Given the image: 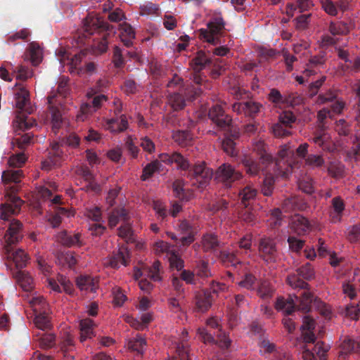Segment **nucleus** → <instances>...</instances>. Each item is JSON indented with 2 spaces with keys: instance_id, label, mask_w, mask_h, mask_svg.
<instances>
[{
  "instance_id": "nucleus-21",
  "label": "nucleus",
  "mask_w": 360,
  "mask_h": 360,
  "mask_svg": "<svg viewBox=\"0 0 360 360\" xmlns=\"http://www.w3.org/2000/svg\"><path fill=\"white\" fill-rule=\"evenodd\" d=\"M42 59L43 50L40 45L36 41L30 43L24 52V62L28 61L36 67L41 63Z\"/></svg>"
},
{
  "instance_id": "nucleus-18",
  "label": "nucleus",
  "mask_w": 360,
  "mask_h": 360,
  "mask_svg": "<svg viewBox=\"0 0 360 360\" xmlns=\"http://www.w3.org/2000/svg\"><path fill=\"white\" fill-rule=\"evenodd\" d=\"M217 178L223 182L226 187H231L232 183L239 180L242 177L240 172L236 171L234 168L229 164H223L217 171Z\"/></svg>"
},
{
  "instance_id": "nucleus-11",
  "label": "nucleus",
  "mask_w": 360,
  "mask_h": 360,
  "mask_svg": "<svg viewBox=\"0 0 360 360\" xmlns=\"http://www.w3.org/2000/svg\"><path fill=\"white\" fill-rule=\"evenodd\" d=\"M203 91L202 87L191 86L184 91V95L180 93H174L168 96V104L175 110H181L186 105V101H192L199 96Z\"/></svg>"
},
{
  "instance_id": "nucleus-22",
  "label": "nucleus",
  "mask_w": 360,
  "mask_h": 360,
  "mask_svg": "<svg viewBox=\"0 0 360 360\" xmlns=\"http://www.w3.org/2000/svg\"><path fill=\"white\" fill-rule=\"evenodd\" d=\"M11 269L19 287L22 288V250L19 248L12 254Z\"/></svg>"
},
{
  "instance_id": "nucleus-15",
  "label": "nucleus",
  "mask_w": 360,
  "mask_h": 360,
  "mask_svg": "<svg viewBox=\"0 0 360 360\" xmlns=\"http://www.w3.org/2000/svg\"><path fill=\"white\" fill-rule=\"evenodd\" d=\"M208 117L221 129L229 130L231 129L232 119L225 114L221 105H212L209 110Z\"/></svg>"
},
{
  "instance_id": "nucleus-9",
  "label": "nucleus",
  "mask_w": 360,
  "mask_h": 360,
  "mask_svg": "<svg viewBox=\"0 0 360 360\" xmlns=\"http://www.w3.org/2000/svg\"><path fill=\"white\" fill-rule=\"evenodd\" d=\"M207 29L201 28L198 30L200 39L216 45L219 41L218 36L225 28V22L221 15H214L207 23Z\"/></svg>"
},
{
  "instance_id": "nucleus-63",
  "label": "nucleus",
  "mask_w": 360,
  "mask_h": 360,
  "mask_svg": "<svg viewBox=\"0 0 360 360\" xmlns=\"http://www.w3.org/2000/svg\"><path fill=\"white\" fill-rule=\"evenodd\" d=\"M323 9L330 15H336L338 14L337 4L332 0H321Z\"/></svg>"
},
{
  "instance_id": "nucleus-64",
  "label": "nucleus",
  "mask_w": 360,
  "mask_h": 360,
  "mask_svg": "<svg viewBox=\"0 0 360 360\" xmlns=\"http://www.w3.org/2000/svg\"><path fill=\"white\" fill-rule=\"evenodd\" d=\"M257 295L262 298H266L271 295L272 288L269 285V283L266 281H264L259 284L257 288Z\"/></svg>"
},
{
  "instance_id": "nucleus-6",
  "label": "nucleus",
  "mask_w": 360,
  "mask_h": 360,
  "mask_svg": "<svg viewBox=\"0 0 360 360\" xmlns=\"http://www.w3.org/2000/svg\"><path fill=\"white\" fill-rule=\"evenodd\" d=\"M207 328H199L198 330V338L204 343H212L218 346L221 350L229 348L231 340L225 333L221 332L217 319L212 318L207 321Z\"/></svg>"
},
{
  "instance_id": "nucleus-46",
  "label": "nucleus",
  "mask_w": 360,
  "mask_h": 360,
  "mask_svg": "<svg viewBox=\"0 0 360 360\" xmlns=\"http://www.w3.org/2000/svg\"><path fill=\"white\" fill-rule=\"evenodd\" d=\"M76 284L81 290L94 292L97 288L94 279L89 276H80L77 278Z\"/></svg>"
},
{
  "instance_id": "nucleus-60",
  "label": "nucleus",
  "mask_w": 360,
  "mask_h": 360,
  "mask_svg": "<svg viewBox=\"0 0 360 360\" xmlns=\"http://www.w3.org/2000/svg\"><path fill=\"white\" fill-rule=\"evenodd\" d=\"M351 130V126L345 120L341 119L336 122L335 131L339 135L349 136Z\"/></svg>"
},
{
  "instance_id": "nucleus-13",
  "label": "nucleus",
  "mask_w": 360,
  "mask_h": 360,
  "mask_svg": "<svg viewBox=\"0 0 360 360\" xmlns=\"http://www.w3.org/2000/svg\"><path fill=\"white\" fill-rule=\"evenodd\" d=\"M239 248L241 251L247 252L252 247V236L250 235H245L238 242ZM240 253L239 250H236L233 252L226 251H221L219 252V259L221 262L226 266H236L237 264L240 263V259L238 258V255ZM243 253V252H241Z\"/></svg>"
},
{
  "instance_id": "nucleus-27",
  "label": "nucleus",
  "mask_w": 360,
  "mask_h": 360,
  "mask_svg": "<svg viewBox=\"0 0 360 360\" xmlns=\"http://www.w3.org/2000/svg\"><path fill=\"white\" fill-rule=\"evenodd\" d=\"M315 328V321L309 316H303L302 325L300 327L302 330V338L305 343H314L316 337L314 333Z\"/></svg>"
},
{
  "instance_id": "nucleus-32",
  "label": "nucleus",
  "mask_w": 360,
  "mask_h": 360,
  "mask_svg": "<svg viewBox=\"0 0 360 360\" xmlns=\"http://www.w3.org/2000/svg\"><path fill=\"white\" fill-rule=\"evenodd\" d=\"M94 321L89 318L82 319L79 322L80 330V341L84 342L88 338H91L94 336Z\"/></svg>"
},
{
  "instance_id": "nucleus-55",
  "label": "nucleus",
  "mask_w": 360,
  "mask_h": 360,
  "mask_svg": "<svg viewBox=\"0 0 360 360\" xmlns=\"http://www.w3.org/2000/svg\"><path fill=\"white\" fill-rule=\"evenodd\" d=\"M328 172L333 178H341L344 174V166L340 162H331L328 167Z\"/></svg>"
},
{
  "instance_id": "nucleus-57",
  "label": "nucleus",
  "mask_w": 360,
  "mask_h": 360,
  "mask_svg": "<svg viewBox=\"0 0 360 360\" xmlns=\"http://www.w3.org/2000/svg\"><path fill=\"white\" fill-rule=\"evenodd\" d=\"M124 146L132 158H137L140 149L134 143L131 136L126 138Z\"/></svg>"
},
{
  "instance_id": "nucleus-44",
  "label": "nucleus",
  "mask_w": 360,
  "mask_h": 360,
  "mask_svg": "<svg viewBox=\"0 0 360 360\" xmlns=\"http://www.w3.org/2000/svg\"><path fill=\"white\" fill-rule=\"evenodd\" d=\"M162 169V165L160 161L158 160H153L143 167L141 179L142 181H146L150 178L154 173L160 172Z\"/></svg>"
},
{
  "instance_id": "nucleus-41",
  "label": "nucleus",
  "mask_w": 360,
  "mask_h": 360,
  "mask_svg": "<svg viewBox=\"0 0 360 360\" xmlns=\"http://www.w3.org/2000/svg\"><path fill=\"white\" fill-rule=\"evenodd\" d=\"M314 6L313 1L311 0H296L295 4H288L286 6V14L289 17L294 15V11L297 9L300 10V12H304L309 10Z\"/></svg>"
},
{
  "instance_id": "nucleus-2",
  "label": "nucleus",
  "mask_w": 360,
  "mask_h": 360,
  "mask_svg": "<svg viewBox=\"0 0 360 360\" xmlns=\"http://www.w3.org/2000/svg\"><path fill=\"white\" fill-rule=\"evenodd\" d=\"M9 170L4 171L2 173V180L5 183L13 184L7 191L8 202L2 204L0 207V217L1 219L8 220L10 214L19 213L21 210L22 200L18 195L21 189V178L22 176L21 169H19L22 165V152L13 155L8 160Z\"/></svg>"
},
{
  "instance_id": "nucleus-25",
  "label": "nucleus",
  "mask_w": 360,
  "mask_h": 360,
  "mask_svg": "<svg viewBox=\"0 0 360 360\" xmlns=\"http://www.w3.org/2000/svg\"><path fill=\"white\" fill-rule=\"evenodd\" d=\"M179 230L184 236L180 238L182 246H188L195 240V228L187 220H181L178 224Z\"/></svg>"
},
{
  "instance_id": "nucleus-29",
  "label": "nucleus",
  "mask_w": 360,
  "mask_h": 360,
  "mask_svg": "<svg viewBox=\"0 0 360 360\" xmlns=\"http://www.w3.org/2000/svg\"><path fill=\"white\" fill-rule=\"evenodd\" d=\"M78 174L87 183V185L82 189L89 191H91L95 193L101 191V186L95 181V178L92 172L87 167H82L78 170Z\"/></svg>"
},
{
  "instance_id": "nucleus-49",
  "label": "nucleus",
  "mask_w": 360,
  "mask_h": 360,
  "mask_svg": "<svg viewBox=\"0 0 360 360\" xmlns=\"http://www.w3.org/2000/svg\"><path fill=\"white\" fill-rule=\"evenodd\" d=\"M60 351L66 356L68 352H72L75 349V342L70 334H66L63 337L59 343Z\"/></svg>"
},
{
  "instance_id": "nucleus-26",
  "label": "nucleus",
  "mask_w": 360,
  "mask_h": 360,
  "mask_svg": "<svg viewBox=\"0 0 360 360\" xmlns=\"http://www.w3.org/2000/svg\"><path fill=\"white\" fill-rule=\"evenodd\" d=\"M291 229L298 235H305L308 233L311 229L309 220L300 214H295L290 219Z\"/></svg>"
},
{
  "instance_id": "nucleus-23",
  "label": "nucleus",
  "mask_w": 360,
  "mask_h": 360,
  "mask_svg": "<svg viewBox=\"0 0 360 360\" xmlns=\"http://www.w3.org/2000/svg\"><path fill=\"white\" fill-rule=\"evenodd\" d=\"M326 61V58L324 53L311 56L306 64L303 75L305 77H310L316 74L321 68H324Z\"/></svg>"
},
{
  "instance_id": "nucleus-40",
  "label": "nucleus",
  "mask_w": 360,
  "mask_h": 360,
  "mask_svg": "<svg viewBox=\"0 0 360 360\" xmlns=\"http://www.w3.org/2000/svg\"><path fill=\"white\" fill-rule=\"evenodd\" d=\"M239 137V132L236 130L231 131L229 136H226L222 141V148L224 151L231 156L236 155V143L235 140Z\"/></svg>"
},
{
  "instance_id": "nucleus-58",
  "label": "nucleus",
  "mask_w": 360,
  "mask_h": 360,
  "mask_svg": "<svg viewBox=\"0 0 360 360\" xmlns=\"http://www.w3.org/2000/svg\"><path fill=\"white\" fill-rule=\"evenodd\" d=\"M295 116L291 111H284L279 115V122L285 127L291 128L292 124L295 122Z\"/></svg>"
},
{
  "instance_id": "nucleus-8",
  "label": "nucleus",
  "mask_w": 360,
  "mask_h": 360,
  "mask_svg": "<svg viewBox=\"0 0 360 360\" xmlns=\"http://www.w3.org/2000/svg\"><path fill=\"white\" fill-rule=\"evenodd\" d=\"M103 81H98L96 86L87 92L89 98H92L89 102L82 104L80 108V114L77 115V120L84 121L88 115L92 114L101 108L102 104L107 101L108 98L103 94H98L101 91V87L103 86Z\"/></svg>"
},
{
  "instance_id": "nucleus-39",
  "label": "nucleus",
  "mask_w": 360,
  "mask_h": 360,
  "mask_svg": "<svg viewBox=\"0 0 360 360\" xmlns=\"http://www.w3.org/2000/svg\"><path fill=\"white\" fill-rule=\"evenodd\" d=\"M120 37L123 44L129 47L132 45V40L135 38V32L133 27L127 22L120 25Z\"/></svg>"
},
{
  "instance_id": "nucleus-56",
  "label": "nucleus",
  "mask_w": 360,
  "mask_h": 360,
  "mask_svg": "<svg viewBox=\"0 0 360 360\" xmlns=\"http://www.w3.org/2000/svg\"><path fill=\"white\" fill-rule=\"evenodd\" d=\"M281 54L283 58L286 71L290 72L293 70V63L297 60V57L290 53L287 49L283 48Z\"/></svg>"
},
{
  "instance_id": "nucleus-54",
  "label": "nucleus",
  "mask_w": 360,
  "mask_h": 360,
  "mask_svg": "<svg viewBox=\"0 0 360 360\" xmlns=\"http://www.w3.org/2000/svg\"><path fill=\"white\" fill-rule=\"evenodd\" d=\"M329 31L333 35L346 34L349 32V26L341 21L331 22Z\"/></svg>"
},
{
  "instance_id": "nucleus-10",
  "label": "nucleus",
  "mask_w": 360,
  "mask_h": 360,
  "mask_svg": "<svg viewBox=\"0 0 360 360\" xmlns=\"http://www.w3.org/2000/svg\"><path fill=\"white\" fill-rule=\"evenodd\" d=\"M213 176V171L204 162L195 164L187 171V176L192 181V185L198 188H204L209 184Z\"/></svg>"
},
{
  "instance_id": "nucleus-52",
  "label": "nucleus",
  "mask_w": 360,
  "mask_h": 360,
  "mask_svg": "<svg viewBox=\"0 0 360 360\" xmlns=\"http://www.w3.org/2000/svg\"><path fill=\"white\" fill-rule=\"evenodd\" d=\"M303 207L299 199L296 197H291L284 200L282 204V208L285 212L290 211L301 210Z\"/></svg>"
},
{
  "instance_id": "nucleus-7",
  "label": "nucleus",
  "mask_w": 360,
  "mask_h": 360,
  "mask_svg": "<svg viewBox=\"0 0 360 360\" xmlns=\"http://www.w3.org/2000/svg\"><path fill=\"white\" fill-rule=\"evenodd\" d=\"M15 89L13 91V105L16 108L14 111V118L11 123L13 137L11 141V147L22 148V86L18 82L15 84Z\"/></svg>"
},
{
  "instance_id": "nucleus-31",
  "label": "nucleus",
  "mask_w": 360,
  "mask_h": 360,
  "mask_svg": "<svg viewBox=\"0 0 360 360\" xmlns=\"http://www.w3.org/2000/svg\"><path fill=\"white\" fill-rule=\"evenodd\" d=\"M21 229L22 224L20 221L13 219L11 221L6 233L8 237L7 241L9 245L18 243L22 238Z\"/></svg>"
},
{
  "instance_id": "nucleus-50",
  "label": "nucleus",
  "mask_w": 360,
  "mask_h": 360,
  "mask_svg": "<svg viewBox=\"0 0 360 360\" xmlns=\"http://www.w3.org/2000/svg\"><path fill=\"white\" fill-rule=\"evenodd\" d=\"M146 345V341L141 335H137L135 338L129 340L128 343L129 348L139 354H143Z\"/></svg>"
},
{
  "instance_id": "nucleus-1",
  "label": "nucleus",
  "mask_w": 360,
  "mask_h": 360,
  "mask_svg": "<svg viewBox=\"0 0 360 360\" xmlns=\"http://www.w3.org/2000/svg\"><path fill=\"white\" fill-rule=\"evenodd\" d=\"M314 277V271L309 263L298 268L295 272L290 274L286 278V283L293 289L304 290L300 296H290L285 299L278 297L275 303V308L289 316L295 309L304 313L309 312L313 306L321 316L326 319L330 318V309L319 298L315 297L309 290V285L304 280H311Z\"/></svg>"
},
{
  "instance_id": "nucleus-20",
  "label": "nucleus",
  "mask_w": 360,
  "mask_h": 360,
  "mask_svg": "<svg viewBox=\"0 0 360 360\" xmlns=\"http://www.w3.org/2000/svg\"><path fill=\"white\" fill-rule=\"evenodd\" d=\"M63 154L60 145L58 143H53L49 151L48 158L41 162V169L49 171L53 167L58 166L62 160Z\"/></svg>"
},
{
  "instance_id": "nucleus-5",
  "label": "nucleus",
  "mask_w": 360,
  "mask_h": 360,
  "mask_svg": "<svg viewBox=\"0 0 360 360\" xmlns=\"http://www.w3.org/2000/svg\"><path fill=\"white\" fill-rule=\"evenodd\" d=\"M253 151L257 154L259 160L264 164L272 166L274 172L285 175L292 167L290 163L286 164L284 158L291 154L293 155V150L289 146L285 145L278 153V158L274 159L271 153L267 151V146L263 141H257L252 144Z\"/></svg>"
},
{
  "instance_id": "nucleus-19",
  "label": "nucleus",
  "mask_w": 360,
  "mask_h": 360,
  "mask_svg": "<svg viewBox=\"0 0 360 360\" xmlns=\"http://www.w3.org/2000/svg\"><path fill=\"white\" fill-rule=\"evenodd\" d=\"M330 116V112L328 110L323 109L318 112V120L319 122V129L314 133L313 138L314 142L323 149L326 148L325 144L329 139L328 135L325 132V120Z\"/></svg>"
},
{
  "instance_id": "nucleus-51",
  "label": "nucleus",
  "mask_w": 360,
  "mask_h": 360,
  "mask_svg": "<svg viewBox=\"0 0 360 360\" xmlns=\"http://www.w3.org/2000/svg\"><path fill=\"white\" fill-rule=\"evenodd\" d=\"M172 161V164L175 163L177 165L178 169L185 172H187L191 166L188 160L178 152L173 153Z\"/></svg>"
},
{
  "instance_id": "nucleus-12",
  "label": "nucleus",
  "mask_w": 360,
  "mask_h": 360,
  "mask_svg": "<svg viewBox=\"0 0 360 360\" xmlns=\"http://www.w3.org/2000/svg\"><path fill=\"white\" fill-rule=\"evenodd\" d=\"M259 257L266 264H274L279 259V252L276 240L271 237H263L258 244Z\"/></svg>"
},
{
  "instance_id": "nucleus-45",
  "label": "nucleus",
  "mask_w": 360,
  "mask_h": 360,
  "mask_svg": "<svg viewBox=\"0 0 360 360\" xmlns=\"http://www.w3.org/2000/svg\"><path fill=\"white\" fill-rule=\"evenodd\" d=\"M172 138L174 141L182 147L191 144L193 141V135L188 130H178L173 133Z\"/></svg>"
},
{
  "instance_id": "nucleus-43",
  "label": "nucleus",
  "mask_w": 360,
  "mask_h": 360,
  "mask_svg": "<svg viewBox=\"0 0 360 360\" xmlns=\"http://www.w3.org/2000/svg\"><path fill=\"white\" fill-rule=\"evenodd\" d=\"M188 335L187 331L182 332V340L178 343L176 347V356H173L168 360H189V349L186 342H185L184 337Z\"/></svg>"
},
{
  "instance_id": "nucleus-35",
  "label": "nucleus",
  "mask_w": 360,
  "mask_h": 360,
  "mask_svg": "<svg viewBox=\"0 0 360 360\" xmlns=\"http://www.w3.org/2000/svg\"><path fill=\"white\" fill-rule=\"evenodd\" d=\"M106 127L113 133H119L125 131L128 128V121L125 115H120L119 118L108 120Z\"/></svg>"
},
{
  "instance_id": "nucleus-61",
  "label": "nucleus",
  "mask_w": 360,
  "mask_h": 360,
  "mask_svg": "<svg viewBox=\"0 0 360 360\" xmlns=\"http://www.w3.org/2000/svg\"><path fill=\"white\" fill-rule=\"evenodd\" d=\"M60 286H62L64 291L68 294H72L73 292V285L70 281L65 276L58 274L57 280H56Z\"/></svg>"
},
{
  "instance_id": "nucleus-28",
  "label": "nucleus",
  "mask_w": 360,
  "mask_h": 360,
  "mask_svg": "<svg viewBox=\"0 0 360 360\" xmlns=\"http://www.w3.org/2000/svg\"><path fill=\"white\" fill-rule=\"evenodd\" d=\"M202 247L205 252H216L221 249L222 243L213 233H207L202 238Z\"/></svg>"
},
{
  "instance_id": "nucleus-14",
  "label": "nucleus",
  "mask_w": 360,
  "mask_h": 360,
  "mask_svg": "<svg viewBox=\"0 0 360 360\" xmlns=\"http://www.w3.org/2000/svg\"><path fill=\"white\" fill-rule=\"evenodd\" d=\"M210 63V60L202 51L198 52L197 56L194 58H193L190 63L191 67L194 71L192 77L193 82L195 84L199 85L198 87L203 86L204 88H208L207 82L205 79L203 77H202L200 72Z\"/></svg>"
},
{
  "instance_id": "nucleus-34",
  "label": "nucleus",
  "mask_w": 360,
  "mask_h": 360,
  "mask_svg": "<svg viewBox=\"0 0 360 360\" xmlns=\"http://www.w3.org/2000/svg\"><path fill=\"white\" fill-rule=\"evenodd\" d=\"M212 305V295L210 290L204 291L195 296V309L199 312H205Z\"/></svg>"
},
{
  "instance_id": "nucleus-48",
  "label": "nucleus",
  "mask_w": 360,
  "mask_h": 360,
  "mask_svg": "<svg viewBox=\"0 0 360 360\" xmlns=\"http://www.w3.org/2000/svg\"><path fill=\"white\" fill-rule=\"evenodd\" d=\"M195 276L202 280H205L212 276L207 262L200 260L197 262L195 267Z\"/></svg>"
},
{
  "instance_id": "nucleus-42",
  "label": "nucleus",
  "mask_w": 360,
  "mask_h": 360,
  "mask_svg": "<svg viewBox=\"0 0 360 360\" xmlns=\"http://www.w3.org/2000/svg\"><path fill=\"white\" fill-rule=\"evenodd\" d=\"M56 95H49L48 96V103L49 104V110L51 114L52 125L54 130L58 129L62 123V114L58 107L53 105V100Z\"/></svg>"
},
{
  "instance_id": "nucleus-37",
  "label": "nucleus",
  "mask_w": 360,
  "mask_h": 360,
  "mask_svg": "<svg viewBox=\"0 0 360 360\" xmlns=\"http://www.w3.org/2000/svg\"><path fill=\"white\" fill-rule=\"evenodd\" d=\"M257 194V191L251 186H246L241 189L238 193L240 203L245 207H248L252 204Z\"/></svg>"
},
{
  "instance_id": "nucleus-47",
  "label": "nucleus",
  "mask_w": 360,
  "mask_h": 360,
  "mask_svg": "<svg viewBox=\"0 0 360 360\" xmlns=\"http://www.w3.org/2000/svg\"><path fill=\"white\" fill-rule=\"evenodd\" d=\"M289 147L290 148V149L293 150V151H294L293 155L290 154L288 156H285L284 158V160L286 162V164L290 163L291 165V166H292L290 167V172H291L292 170V168H293V165L295 163V160H290V158H294L295 153H296L297 156H298L299 158H305L306 155L307 154L309 145L307 143H302L299 146V147L296 150H294L290 146H289Z\"/></svg>"
},
{
  "instance_id": "nucleus-4",
  "label": "nucleus",
  "mask_w": 360,
  "mask_h": 360,
  "mask_svg": "<svg viewBox=\"0 0 360 360\" xmlns=\"http://www.w3.org/2000/svg\"><path fill=\"white\" fill-rule=\"evenodd\" d=\"M115 33L113 27L97 15L89 14L83 21L82 36L84 38L98 35V37L93 38L91 44L97 53H103L107 51L108 38Z\"/></svg>"
},
{
  "instance_id": "nucleus-33",
  "label": "nucleus",
  "mask_w": 360,
  "mask_h": 360,
  "mask_svg": "<svg viewBox=\"0 0 360 360\" xmlns=\"http://www.w3.org/2000/svg\"><path fill=\"white\" fill-rule=\"evenodd\" d=\"M345 210V203L340 197H335L332 200V210L330 212V218L332 223L340 222Z\"/></svg>"
},
{
  "instance_id": "nucleus-59",
  "label": "nucleus",
  "mask_w": 360,
  "mask_h": 360,
  "mask_svg": "<svg viewBox=\"0 0 360 360\" xmlns=\"http://www.w3.org/2000/svg\"><path fill=\"white\" fill-rule=\"evenodd\" d=\"M305 163L313 168L320 167L323 165L324 160L320 155L310 154L305 159Z\"/></svg>"
},
{
  "instance_id": "nucleus-53",
  "label": "nucleus",
  "mask_w": 360,
  "mask_h": 360,
  "mask_svg": "<svg viewBox=\"0 0 360 360\" xmlns=\"http://www.w3.org/2000/svg\"><path fill=\"white\" fill-rule=\"evenodd\" d=\"M238 285L248 290H254L257 287V278L252 274H245L238 282Z\"/></svg>"
},
{
  "instance_id": "nucleus-30",
  "label": "nucleus",
  "mask_w": 360,
  "mask_h": 360,
  "mask_svg": "<svg viewBox=\"0 0 360 360\" xmlns=\"http://www.w3.org/2000/svg\"><path fill=\"white\" fill-rule=\"evenodd\" d=\"M290 173V169L288 171L285 175L277 174L276 172H274L273 168L271 169V173H266L265 178L263 180V184L262 186V192L263 195L265 196H270L272 194L274 188L275 176L288 178Z\"/></svg>"
},
{
  "instance_id": "nucleus-17",
  "label": "nucleus",
  "mask_w": 360,
  "mask_h": 360,
  "mask_svg": "<svg viewBox=\"0 0 360 360\" xmlns=\"http://www.w3.org/2000/svg\"><path fill=\"white\" fill-rule=\"evenodd\" d=\"M246 173L250 176L258 175L260 172L264 174L266 173H271L272 166L264 164L261 160L257 162L252 157L245 156L241 161Z\"/></svg>"
},
{
  "instance_id": "nucleus-16",
  "label": "nucleus",
  "mask_w": 360,
  "mask_h": 360,
  "mask_svg": "<svg viewBox=\"0 0 360 360\" xmlns=\"http://www.w3.org/2000/svg\"><path fill=\"white\" fill-rule=\"evenodd\" d=\"M263 105L253 101L236 102L231 105L232 110L237 115L254 118L260 112Z\"/></svg>"
},
{
  "instance_id": "nucleus-24",
  "label": "nucleus",
  "mask_w": 360,
  "mask_h": 360,
  "mask_svg": "<svg viewBox=\"0 0 360 360\" xmlns=\"http://www.w3.org/2000/svg\"><path fill=\"white\" fill-rule=\"evenodd\" d=\"M130 252L126 245H122L117 252L109 257L108 264L114 269L120 267V264L127 266L129 262Z\"/></svg>"
},
{
  "instance_id": "nucleus-36",
  "label": "nucleus",
  "mask_w": 360,
  "mask_h": 360,
  "mask_svg": "<svg viewBox=\"0 0 360 360\" xmlns=\"http://www.w3.org/2000/svg\"><path fill=\"white\" fill-rule=\"evenodd\" d=\"M81 235L79 233H72L67 231H62L58 235V240L63 245L67 247L80 246Z\"/></svg>"
},
{
  "instance_id": "nucleus-62",
  "label": "nucleus",
  "mask_w": 360,
  "mask_h": 360,
  "mask_svg": "<svg viewBox=\"0 0 360 360\" xmlns=\"http://www.w3.org/2000/svg\"><path fill=\"white\" fill-rule=\"evenodd\" d=\"M290 127H285L283 124L277 123L272 127V131L276 137H285L290 135Z\"/></svg>"
},
{
  "instance_id": "nucleus-38",
  "label": "nucleus",
  "mask_w": 360,
  "mask_h": 360,
  "mask_svg": "<svg viewBox=\"0 0 360 360\" xmlns=\"http://www.w3.org/2000/svg\"><path fill=\"white\" fill-rule=\"evenodd\" d=\"M36 336V340L38 342L39 347L43 349H49L56 346V336L54 333H38Z\"/></svg>"
},
{
  "instance_id": "nucleus-3",
  "label": "nucleus",
  "mask_w": 360,
  "mask_h": 360,
  "mask_svg": "<svg viewBox=\"0 0 360 360\" xmlns=\"http://www.w3.org/2000/svg\"><path fill=\"white\" fill-rule=\"evenodd\" d=\"M33 278L24 271V308H30L34 316L35 326L42 330L52 328L50 309L45 299L35 291Z\"/></svg>"
}]
</instances>
